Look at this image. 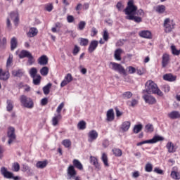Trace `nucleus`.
Returning <instances> with one entry per match:
<instances>
[{
  "mask_svg": "<svg viewBox=\"0 0 180 180\" xmlns=\"http://www.w3.org/2000/svg\"><path fill=\"white\" fill-rule=\"evenodd\" d=\"M38 64L39 65H47L49 64V58L46 55L41 56L38 58Z\"/></svg>",
  "mask_w": 180,
  "mask_h": 180,
  "instance_id": "nucleus-19",
  "label": "nucleus"
},
{
  "mask_svg": "<svg viewBox=\"0 0 180 180\" xmlns=\"http://www.w3.org/2000/svg\"><path fill=\"white\" fill-rule=\"evenodd\" d=\"M142 98L148 105H155L157 103V98H155L154 96L151 95V94L145 93Z\"/></svg>",
  "mask_w": 180,
  "mask_h": 180,
  "instance_id": "nucleus-7",
  "label": "nucleus"
},
{
  "mask_svg": "<svg viewBox=\"0 0 180 180\" xmlns=\"http://www.w3.org/2000/svg\"><path fill=\"white\" fill-rule=\"evenodd\" d=\"M107 122H113L115 120V112L113 109H110L107 111Z\"/></svg>",
  "mask_w": 180,
  "mask_h": 180,
  "instance_id": "nucleus-18",
  "label": "nucleus"
},
{
  "mask_svg": "<svg viewBox=\"0 0 180 180\" xmlns=\"http://www.w3.org/2000/svg\"><path fill=\"white\" fill-rule=\"evenodd\" d=\"M137 6L134 5V0H129L127 6L124 10L125 19L128 20H133L135 23H141L143 18L141 16H144V11L143 9L137 10Z\"/></svg>",
  "mask_w": 180,
  "mask_h": 180,
  "instance_id": "nucleus-1",
  "label": "nucleus"
},
{
  "mask_svg": "<svg viewBox=\"0 0 180 180\" xmlns=\"http://www.w3.org/2000/svg\"><path fill=\"white\" fill-rule=\"evenodd\" d=\"M85 26H86V22L85 21H80L78 25V30H83L85 29Z\"/></svg>",
  "mask_w": 180,
  "mask_h": 180,
  "instance_id": "nucleus-52",
  "label": "nucleus"
},
{
  "mask_svg": "<svg viewBox=\"0 0 180 180\" xmlns=\"http://www.w3.org/2000/svg\"><path fill=\"white\" fill-rule=\"evenodd\" d=\"M158 141H164V137L160 136H155L152 139L146 140L137 143L136 146L139 147V146H143V144H155V143H158Z\"/></svg>",
  "mask_w": 180,
  "mask_h": 180,
  "instance_id": "nucleus-6",
  "label": "nucleus"
},
{
  "mask_svg": "<svg viewBox=\"0 0 180 180\" xmlns=\"http://www.w3.org/2000/svg\"><path fill=\"white\" fill-rule=\"evenodd\" d=\"M10 17L12 20H13V23L16 27H18L19 25V13L18 11H13L10 13Z\"/></svg>",
  "mask_w": 180,
  "mask_h": 180,
  "instance_id": "nucleus-13",
  "label": "nucleus"
},
{
  "mask_svg": "<svg viewBox=\"0 0 180 180\" xmlns=\"http://www.w3.org/2000/svg\"><path fill=\"white\" fill-rule=\"evenodd\" d=\"M98 44H99V41H98L96 40H92L90 42V44L89 46L88 52L90 54H92V53H94L98 48Z\"/></svg>",
  "mask_w": 180,
  "mask_h": 180,
  "instance_id": "nucleus-12",
  "label": "nucleus"
},
{
  "mask_svg": "<svg viewBox=\"0 0 180 180\" xmlns=\"http://www.w3.org/2000/svg\"><path fill=\"white\" fill-rule=\"evenodd\" d=\"M131 125V123L130 121H125L122 122L121 125V129L122 131H128L129 129H130V126Z\"/></svg>",
  "mask_w": 180,
  "mask_h": 180,
  "instance_id": "nucleus-25",
  "label": "nucleus"
},
{
  "mask_svg": "<svg viewBox=\"0 0 180 180\" xmlns=\"http://www.w3.org/2000/svg\"><path fill=\"white\" fill-rule=\"evenodd\" d=\"M72 167L74 168H77V169H79V171H83L84 170V165H82V163L77 159H74L72 161Z\"/></svg>",
  "mask_w": 180,
  "mask_h": 180,
  "instance_id": "nucleus-17",
  "label": "nucleus"
},
{
  "mask_svg": "<svg viewBox=\"0 0 180 180\" xmlns=\"http://www.w3.org/2000/svg\"><path fill=\"white\" fill-rule=\"evenodd\" d=\"M20 101L21 105L24 106V108H27V109H32L34 107V103H33V100L32 98H28L27 96L22 95L20 98Z\"/></svg>",
  "mask_w": 180,
  "mask_h": 180,
  "instance_id": "nucleus-5",
  "label": "nucleus"
},
{
  "mask_svg": "<svg viewBox=\"0 0 180 180\" xmlns=\"http://www.w3.org/2000/svg\"><path fill=\"white\" fill-rule=\"evenodd\" d=\"M62 144H63V146H64V147L65 148H71L72 142H71V140H70V139L63 140L62 141Z\"/></svg>",
  "mask_w": 180,
  "mask_h": 180,
  "instance_id": "nucleus-40",
  "label": "nucleus"
},
{
  "mask_svg": "<svg viewBox=\"0 0 180 180\" xmlns=\"http://www.w3.org/2000/svg\"><path fill=\"white\" fill-rule=\"evenodd\" d=\"M30 75L31 78H36L37 77V69L36 68H32L30 70Z\"/></svg>",
  "mask_w": 180,
  "mask_h": 180,
  "instance_id": "nucleus-42",
  "label": "nucleus"
},
{
  "mask_svg": "<svg viewBox=\"0 0 180 180\" xmlns=\"http://www.w3.org/2000/svg\"><path fill=\"white\" fill-rule=\"evenodd\" d=\"M96 34H98V30H96L95 27H93L91 29V35L94 37V36H96Z\"/></svg>",
  "mask_w": 180,
  "mask_h": 180,
  "instance_id": "nucleus-62",
  "label": "nucleus"
},
{
  "mask_svg": "<svg viewBox=\"0 0 180 180\" xmlns=\"http://www.w3.org/2000/svg\"><path fill=\"white\" fill-rule=\"evenodd\" d=\"M62 117H63L61 116V114H58L57 115L53 117L52 118V124H53V126H57V124H58V122L60 120H61Z\"/></svg>",
  "mask_w": 180,
  "mask_h": 180,
  "instance_id": "nucleus-29",
  "label": "nucleus"
},
{
  "mask_svg": "<svg viewBox=\"0 0 180 180\" xmlns=\"http://www.w3.org/2000/svg\"><path fill=\"white\" fill-rule=\"evenodd\" d=\"M122 53H123V50L121 49H118L115 51L114 57L117 61H120L122 60Z\"/></svg>",
  "mask_w": 180,
  "mask_h": 180,
  "instance_id": "nucleus-26",
  "label": "nucleus"
},
{
  "mask_svg": "<svg viewBox=\"0 0 180 180\" xmlns=\"http://www.w3.org/2000/svg\"><path fill=\"white\" fill-rule=\"evenodd\" d=\"M117 9L120 11H122V8H123V4H122V2H118L116 5Z\"/></svg>",
  "mask_w": 180,
  "mask_h": 180,
  "instance_id": "nucleus-64",
  "label": "nucleus"
},
{
  "mask_svg": "<svg viewBox=\"0 0 180 180\" xmlns=\"http://www.w3.org/2000/svg\"><path fill=\"white\" fill-rule=\"evenodd\" d=\"M77 129H79V130H85V129H86V122L84 120L79 122Z\"/></svg>",
  "mask_w": 180,
  "mask_h": 180,
  "instance_id": "nucleus-36",
  "label": "nucleus"
},
{
  "mask_svg": "<svg viewBox=\"0 0 180 180\" xmlns=\"http://www.w3.org/2000/svg\"><path fill=\"white\" fill-rule=\"evenodd\" d=\"M110 68H111V70L113 71H116L122 75H124V77H127V72H126V69H124V67H123L122 64L117 63L116 62H110Z\"/></svg>",
  "mask_w": 180,
  "mask_h": 180,
  "instance_id": "nucleus-3",
  "label": "nucleus"
},
{
  "mask_svg": "<svg viewBox=\"0 0 180 180\" xmlns=\"http://www.w3.org/2000/svg\"><path fill=\"white\" fill-rule=\"evenodd\" d=\"M163 79L165 81H168L169 82H174V81H176V76L171 73H167L163 75Z\"/></svg>",
  "mask_w": 180,
  "mask_h": 180,
  "instance_id": "nucleus-15",
  "label": "nucleus"
},
{
  "mask_svg": "<svg viewBox=\"0 0 180 180\" xmlns=\"http://www.w3.org/2000/svg\"><path fill=\"white\" fill-rule=\"evenodd\" d=\"M7 136L8 137V143L12 144L13 143V141L16 139V135L15 134V128L10 127L8 129L7 131Z\"/></svg>",
  "mask_w": 180,
  "mask_h": 180,
  "instance_id": "nucleus-8",
  "label": "nucleus"
},
{
  "mask_svg": "<svg viewBox=\"0 0 180 180\" xmlns=\"http://www.w3.org/2000/svg\"><path fill=\"white\" fill-rule=\"evenodd\" d=\"M143 130V125L141 124H136L134 127V133H140Z\"/></svg>",
  "mask_w": 180,
  "mask_h": 180,
  "instance_id": "nucleus-45",
  "label": "nucleus"
},
{
  "mask_svg": "<svg viewBox=\"0 0 180 180\" xmlns=\"http://www.w3.org/2000/svg\"><path fill=\"white\" fill-rule=\"evenodd\" d=\"M90 162L93 165H94L95 168L97 169H101V165H99V162H98V159L94 156L90 157Z\"/></svg>",
  "mask_w": 180,
  "mask_h": 180,
  "instance_id": "nucleus-23",
  "label": "nucleus"
},
{
  "mask_svg": "<svg viewBox=\"0 0 180 180\" xmlns=\"http://www.w3.org/2000/svg\"><path fill=\"white\" fill-rule=\"evenodd\" d=\"M139 36L143 39H151L152 34L151 32L148 30H143L139 32Z\"/></svg>",
  "mask_w": 180,
  "mask_h": 180,
  "instance_id": "nucleus-22",
  "label": "nucleus"
},
{
  "mask_svg": "<svg viewBox=\"0 0 180 180\" xmlns=\"http://www.w3.org/2000/svg\"><path fill=\"white\" fill-rule=\"evenodd\" d=\"M37 33H39V30H37L36 27H31L27 32V36L28 37H34V36H37Z\"/></svg>",
  "mask_w": 180,
  "mask_h": 180,
  "instance_id": "nucleus-24",
  "label": "nucleus"
},
{
  "mask_svg": "<svg viewBox=\"0 0 180 180\" xmlns=\"http://www.w3.org/2000/svg\"><path fill=\"white\" fill-rule=\"evenodd\" d=\"M103 38L104 41H108L109 40V32H108V30L103 31Z\"/></svg>",
  "mask_w": 180,
  "mask_h": 180,
  "instance_id": "nucleus-53",
  "label": "nucleus"
},
{
  "mask_svg": "<svg viewBox=\"0 0 180 180\" xmlns=\"http://www.w3.org/2000/svg\"><path fill=\"white\" fill-rule=\"evenodd\" d=\"M12 75H13V77H18L20 78V77L23 76V71H22V70H13Z\"/></svg>",
  "mask_w": 180,
  "mask_h": 180,
  "instance_id": "nucleus-41",
  "label": "nucleus"
},
{
  "mask_svg": "<svg viewBox=\"0 0 180 180\" xmlns=\"http://www.w3.org/2000/svg\"><path fill=\"white\" fill-rule=\"evenodd\" d=\"M98 131L96 130H91L88 133V141L89 143H93L98 139Z\"/></svg>",
  "mask_w": 180,
  "mask_h": 180,
  "instance_id": "nucleus-11",
  "label": "nucleus"
},
{
  "mask_svg": "<svg viewBox=\"0 0 180 180\" xmlns=\"http://www.w3.org/2000/svg\"><path fill=\"white\" fill-rule=\"evenodd\" d=\"M133 96V93L131 91H126L122 94V98L124 99H130Z\"/></svg>",
  "mask_w": 180,
  "mask_h": 180,
  "instance_id": "nucleus-47",
  "label": "nucleus"
},
{
  "mask_svg": "<svg viewBox=\"0 0 180 180\" xmlns=\"http://www.w3.org/2000/svg\"><path fill=\"white\" fill-rule=\"evenodd\" d=\"M27 58H28V63L30 65H32L33 63H34V58H33L32 53H30Z\"/></svg>",
  "mask_w": 180,
  "mask_h": 180,
  "instance_id": "nucleus-56",
  "label": "nucleus"
},
{
  "mask_svg": "<svg viewBox=\"0 0 180 180\" xmlns=\"http://www.w3.org/2000/svg\"><path fill=\"white\" fill-rule=\"evenodd\" d=\"M12 168L14 172H19V171H20V165H19L18 162H15L13 164Z\"/></svg>",
  "mask_w": 180,
  "mask_h": 180,
  "instance_id": "nucleus-43",
  "label": "nucleus"
},
{
  "mask_svg": "<svg viewBox=\"0 0 180 180\" xmlns=\"http://www.w3.org/2000/svg\"><path fill=\"white\" fill-rule=\"evenodd\" d=\"M52 85L53 84L51 83H49L47 85H46L45 86L43 87V91H44V95H49V94H50V89H51Z\"/></svg>",
  "mask_w": 180,
  "mask_h": 180,
  "instance_id": "nucleus-37",
  "label": "nucleus"
},
{
  "mask_svg": "<svg viewBox=\"0 0 180 180\" xmlns=\"http://www.w3.org/2000/svg\"><path fill=\"white\" fill-rule=\"evenodd\" d=\"M89 44V39L86 38H80V42H79L80 46H84L85 47L88 46Z\"/></svg>",
  "mask_w": 180,
  "mask_h": 180,
  "instance_id": "nucleus-46",
  "label": "nucleus"
},
{
  "mask_svg": "<svg viewBox=\"0 0 180 180\" xmlns=\"http://www.w3.org/2000/svg\"><path fill=\"white\" fill-rule=\"evenodd\" d=\"M79 51H81V48L77 45H75L74 49L72 50L73 56H77L78 53H79Z\"/></svg>",
  "mask_w": 180,
  "mask_h": 180,
  "instance_id": "nucleus-50",
  "label": "nucleus"
},
{
  "mask_svg": "<svg viewBox=\"0 0 180 180\" xmlns=\"http://www.w3.org/2000/svg\"><path fill=\"white\" fill-rule=\"evenodd\" d=\"M74 80V77H72V75L71 73H68L65 77L64 79L60 83V88H64V86H67L68 84L70 82H72Z\"/></svg>",
  "mask_w": 180,
  "mask_h": 180,
  "instance_id": "nucleus-10",
  "label": "nucleus"
},
{
  "mask_svg": "<svg viewBox=\"0 0 180 180\" xmlns=\"http://www.w3.org/2000/svg\"><path fill=\"white\" fill-rule=\"evenodd\" d=\"M166 10L167 8L164 5H159L155 8V12H158V13H164Z\"/></svg>",
  "mask_w": 180,
  "mask_h": 180,
  "instance_id": "nucleus-30",
  "label": "nucleus"
},
{
  "mask_svg": "<svg viewBox=\"0 0 180 180\" xmlns=\"http://www.w3.org/2000/svg\"><path fill=\"white\" fill-rule=\"evenodd\" d=\"M64 108V103H61L56 109V112L58 115H61V110H63V108Z\"/></svg>",
  "mask_w": 180,
  "mask_h": 180,
  "instance_id": "nucleus-54",
  "label": "nucleus"
},
{
  "mask_svg": "<svg viewBox=\"0 0 180 180\" xmlns=\"http://www.w3.org/2000/svg\"><path fill=\"white\" fill-rule=\"evenodd\" d=\"M6 104L7 112H12V110H13V101H12L11 100H7Z\"/></svg>",
  "mask_w": 180,
  "mask_h": 180,
  "instance_id": "nucleus-35",
  "label": "nucleus"
},
{
  "mask_svg": "<svg viewBox=\"0 0 180 180\" xmlns=\"http://www.w3.org/2000/svg\"><path fill=\"white\" fill-rule=\"evenodd\" d=\"M172 53L174 56H179L180 50H177L176 47L174 45L171 46Z\"/></svg>",
  "mask_w": 180,
  "mask_h": 180,
  "instance_id": "nucleus-49",
  "label": "nucleus"
},
{
  "mask_svg": "<svg viewBox=\"0 0 180 180\" xmlns=\"http://www.w3.org/2000/svg\"><path fill=\"white\" fill-rule=\"evenodd\" d=\"M168 63H169V55L164 53L162 58V67L165 68L168 65Z\"/></svg>",
  "mask_w": 180,
  "mask_h": 180,
  "instance_id": "nucleus-20",
  "label": "nucleus"
},
{
  "mask_svg": "<svg viewBox=\"0 0 180 180\" xmlns=\"http://www.w3.org/2000/svg\"><path fill=\"white\" fill-rule=\"evenodd\" d=\"M166 148L168 150V153H175V146L172 142H168L166 145Z\"/></svg>",
  "mask_w": 180,
  "mask_h": 180,
  "instance_id": "nucleus-32",
  "label": "nucleus"
},
{
  "mask_svg": "<svg viewBox=\"0 0 180 180\" xmlns=\"http://www.w3.org/2000/svg\"><path fill=\"white\" fill-rule=\"evenodd\" d=\"M165 33H171L175 29V22L169 18H165L163 22Z\"/></svg>",
  "mask_w": 180,
  "mask_h": 180,
  "instance_id": "nucleus-4",
  "label": "nucleus"
},
{
  "mask_svg": "<svg viewBox=\"0 0 180 180\" xmlns=\"http://www.w3.org/2000/svg\"><path fill=\"white\" fill-rule=\"evenodd\" d=\"M32 78L34 85H40V82H41V76L40 75H37L35 77Z\"/></svg>",
  "mask_w": 180,
  "mask_h": 180,
  "instance_id": "nucleus-38",
  "label": "nucleus"
},
{
  "mask_svg": "<svg viewBox=\"0 0 180 180\" xmlns=\"http://www.w3.org/2000/svg\"><path fill=\"white\" fill-rule=\"evenodd\" d=\"M127 70L129 74H134L136 72V68L133 66H129L127 68Z\"/></svg>",
  "mask_w": 180,
  "mask_h": 180,
  "instance_id": "nucleus-55",
  "label": "nucleus"
},
{
  "mask_svg": "<svg viewBox=\"0 0 180 180\" xmlns=\"http://www.w3.org/2000/svg\"><path fill=\"white\" fill-rule=\"evenodd\" d=\"M18 47V39L16 37H13L11 40V51H13L15 49Z\"/></svg>",
  "mask_w": 180,
  "mask_h": 180,
  "instance_id": "nucleus-27",
  "label": "nucleus"
},
{
  "mask_svg": "<svg viewBox=\"0 0 180 180\" xmlns=\"http://www.w3.org/2000/svg\"><path fill=\"white\" fill-rule=\"evenodd\" d=\"M49 103V98H44L41 100V106H46Z\"/></svg>",
  "mask_w": 180,
  "mask_h": 180,
  "instance_id": "nucleus-58",
  "label": "nucleus"
},
{
  "mask_svg": "<svg viewBox=\"0 0 180 180\" xmlns=\"http://www.w3.org/2000/svg\"><path fill=\"white\" fill-rule=\"evenodd\" d=\"M112 152L115 157H122V155H123V152L119 148H114L112 150Z\"/></svg>",
  "mask_w": 180,
  "mask_h": 180,
  "instance_id": "nucleus-34",
  "label": "nucleus"
},
{
  "mask_svg": "<svg viewBox=\"0 0 180 180\" xmlns=\"http://www.w3.org/2000/svg\"><path fill=\"white\" fill-rule=\"evenodd\" d=\"M142 94H153L158 96H163L164 94L158 88V85L153 80H148L145 84V89L143 90Z\"/></svg>",
  "mask_w": 180,
  "mask_h": 180,
  "instance_id": "nucleus-2",
  "label": "nucleus"
},
{
  "mask_svg": "<svg viewBox=\"0 0 180 180\" xmlns=\"http://www.w3.org/2000/svg\"><path fill=\"white\" fill-rule=\"evenodd\" d=\"M163 89L165 92L167 93L169 92V91H171V87L169 86V85L165 84L163 86Z\"/></svg>",
  "mask_w": 180,
  "mask_h": 180,
  "instance_id": "nucleus-60",
  "label": "nucleus"
},
{
  "mask_svg": "<svg viewBox=\"0 0 180 180\" xmlns=\"http://www.w3.org/2000/svg\"><path fill=\"white\" fill-rule=\"evenodd\" d=\"M170 176L172 178V179H180V174L178 173V172L172 171Z\"/></svg>",
  "mask_w": 180,
  "mask_h": 180,
  "instance_id": "nucleus-44",
  "label": "nucleus"
},
{
  "mask_svg": "<svg viewBox=\"0 0 180 180\" xmlns=\"http://www.w3.org/2000/svg\"><path fill=\"white\" fill-rule=\"evenodd\" d=\"M9 77L10 75L8 71L0 69V79L2 81H7V79H9Z\"/></svg>",
  "mask_w": 180,
  "mask_h": 180,
  "instance_id": "nucleus-16",
  "label": "nucleus"
},
{
  "mask_svg": "<svg viewBox=\"0 0 180 180\" xmlns=\"http://www.w3.org/2000/svg\"><path fill=\"white\" fill-rule=\"evenodd\" d=\"M167 116L169 117V119L175 120V119H180V112L179 111H172L168 113Z\"/></svg>",
  "mask_w": 180,
  "mask_h": 180,
  "instance_id": "nucleus-21",
  "label": "nucleus"
},
{
  "mask_svg": "<svg viewBox=\"0 0 180 180\" xmlns=\"http://www.w3.org/2000/svg\"><path fill=\"white\" fill-rule=\"evenodd\" d=\"M67 174L69 176V179H71V178L74 179L75 176H77V170H75V167H74L72 165H70L68 167Z\"/></svg>",
  "mask_w": 180,
  "mask_h": 180,
  "instance_id": "nucleus-14",
  "label": "nucleus"
},
{
  "mask_svg": "<svg viewBox=\"0 0 180 180\" xmlns=\"http://www.w3.org/2000/svg\"><path fill=\"white\" fill-rule=\"evenodd\" d=\"M47 164H49V162H47V160L39 161L37 162L36 167L37 168L43 169V168H46V167H47Z\"/></svg>",
  "mask_w": 180,
  "mask_h": 180,
  "instance_id": "nucleus-28",
  "label": "nucleus"
},
{
  "mask_svg": "<svg viewBox=\"0 0 180 180\" xmlns=\"http://www.w3.org/2000/svg\"><path fill=\"white\" fill-rule=\"evenodd\" d=\"M0 44L3 49L6 46V39L5 37L3 38L2 41L0 40Z\"/></svg>",
  "mask_w": 180,
  "mask_h": 180,
  "instance_id": "nucleus-61",
  "label": "nucleus"
},
{
  "mask_svg": "<svg viewBox=\"0 0 180 180\" xmlns=\"http://www.w3.org/2000/svg\"><path fill=\"white\" fill-rule=\"evenodd\" d=\"M53 4H46L45 9L46 11H47V12H51V11H53Z\"/></svg>",
  "mask_w": 180,
  "mask_h": 180,
  "instance_id": "nucleus-59",
  "label": "nucleus"
},
{
  "mask_svg": "<svg viewBox=\"0 0 180 180\" xmlns=\"http://www.w3.org/2000/svg\"><path fill=\"white\" fill-rule=\"evenodd\" d=\"M30 52L26 50H22L18 55L19 58H27L30 56Z\"/></svg>",
  "mask_w": 180,
  "mask_h": 180,
  "instance_id": "nucleus-31",
  "label": "nucleus"
},
{
  "mask_svg": "<svg viewBox=\"0 0 180 180\" xmlns=\"http://www.w3.org/2000/svg\"><path fill=\"white\" fill-rule=\"evenodd\" d=\"M147 133H153L154 131V127L151 124H148L145 127Z\"/></svg>",
  "mask_w": 180,
  "mask_h": 180,
  "instance_id": "nucleus-48",
  "label": "nucleus"
},
{
  "mask_svg": "<svg viewBox=\"0 0 180 180\" xmlns=\"http://www.w3.org/2000/svg\"><path fill=\"white\" fill-rule=\"evenodd\" d=\"M67 20H68V23H72V22H74L75 19L72 15H68Z\"/></svg>",
  "mask_w": 180,
  "mask_h": 180,
  "instance_id": "nucleus-63",
  "label": "nucleus"
},
{
  "mask_svg": "<svg viewBox=\"0 0 180 180\" xmlns=\"http://www.w3.org/2000/svg\"><path fill=\"white\" fill-rule=\"evenodd\" d=\"M49 68L46 66H44L41 70H40V74L43 77H46V75H49Z\"/></svg>",
  "mask_w": 180,
  "mask_h": 180,
  "instance_id": "nucleus-39",
  "label": "nucleus"
},
{
  "mask_svg": "<svg viewBox=\"0 0 180 180\" xmlns=\"http://www.w3.org/2000/svg\"><path fill=\"white\" fill-rule=\"evenodd\" d=\"M153 171L159 175H164V170L160 169L159 167H155Z\"/></svg>",
  "mask_w": 180,
  "mask_h": 180,
  "instance_id": "nucleus-57",
  "label": "nucleus"
},
{
  "mask_svg": "<svg viewBox=\"0 0 180 180\" xmlns=\"http://www.w3.org/2000/svg\"><path fill=\"white\" fill-rule=\"evenodd\" d=\"M0 172H1V174L6 179H12V178H13V173L12 172H9L8 170V168L5 167H1Z\"/></svg>",
  "mask_w": 180,
  "mask_h": 180,
  "instance_id": "nucleus-9",
  "label": "nucleus"
},
{
  "mask_svg": "<svg viewBox=\"0 0 180 180\" xmlns=\"http://www.w3.org/2000/svg\"><path fill=\"white\" fill-rule=\"evenodd\" d=\"M101 160L103 161L105 167H109V160L108 159V155L106 153H102Z\"/></svg>",
  "mask_w": 180,
  "mask_h": 180,
  "instance_id": "nucleus-33",
  "label": "nucleus"
},
{
  "mask_svg": "<svg viewBox=\"0 0 180 180\" xmlns=\"http://www.w3.org/2000/svg\"><path fill=\"white\" fill-rule=\"evenodd\" d=\"M145 171L146 172H151L153 171V165L151 163H147L145 167Z\"/></svg>",
  "mask_w": 180,
  "mask_h": 180,
  "instance_id": "nucleus-51",
  "label": "nucleus"
}]
</instances>
